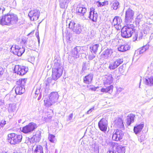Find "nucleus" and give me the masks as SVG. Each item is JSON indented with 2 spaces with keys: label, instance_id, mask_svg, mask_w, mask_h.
Listing matches in <instances>:
<instances>
[{
  "label": "nucleus",
  "instance_id": "obj_42",
  "mask_svg": "<svg viewBox=\"0 0 153 153\" xmlns=\"http://www.w3.org/2000/svg\"><path fill=\"white\" fill-rule=\"evenodd\" d=\"M143 16L142 14H139L138 15L136 18V21L139 23L140 21H141L142 19Z\"/></svg>",
  "mask_w": 153,
  "mask_h": 153
},
{
  "label": "nucleus",
  "instance_id": "obj_43",
  "mask_svg": "<svg viewBox=\"0 0 153 153\" xmlns=\"http://www.w3.org/2000/svg\"><path fill=\"white\" fill-rule=\"evenodd\" d=\"M67 1L64 0V2H61L60 4V7L62 8H65L67 7Z\"/></svg>",
  "mask_w": 153,
  "mask_h": 153
},
{
  "label": "nucleus",
  "instance_id": "obj_33",
  "mask_svg": "<svg viewBox=\"0 0 153 153\" xmlns=\"http://www.w3.org/2000/svg\"><path fill=\"white\" fill-rule=\"evenodd\" d=\"M44 104L47 107H50L51 105H52L53 104H54V102H52V101H51L50 100V98L49 97V99H47L46 100H44Z\"/></svg>",
  "mask_w": 153,
  "mask_h": 153
},
{
  "label": "nucleus",
  "instance_id": "obj_10",
  "mask_svg": "<svg viewBox=\"0 0 153 153\" xmlns=\"http://www.w3.org/2000/svg\"><path fill=\"white\" fill-rule=\"evenodd\" d=\"M86 11V8L78 6L76 8V13L77 14L80 15L81 17H82L83 19H87V16L85 14Z\"/></svg>",
  "mask_w": 153,
  "mask_h": 153
},
{
  "label": "nucleus",
  "instance_id": "obj_53",
  "mask_svg": "<svg viewBox=\"0 0 153 153\" xmlns=\"http://www.w3.org/2000/svg\"><path fill=\"white\" fill-rule=\"evenodd\" d=\"M0 153H7L4 149L0 148Z\"/></svg>",
  "mask_w": 153,
  "mask_h": 153
},
{
  "label": "nucleus",
  "instance_id": "obj_48",
  "mask_svg": "<svg viewBox=\"0 0 153 153\" xmlns=\"http://www.w3.org/2000/svg\"><path fill=\"white\" fill-rule=\"evenodd\" d=\"M11 3L10 4V6L11 7H15L16 6V2L14 0H11Z\"/></svg>",
  "mask_w": 153,
  "mask_h": 153
},
{
  "label": "nucleus",
  "instance_id": "obj_21",
  "mask_svg": "<svg viewBox=\"0 0 153 153\" xmlns=\"http://www.w3.org/2000/svg\"><path fill=\"white\" fill-rule=\"evenodd\" d=\"M130 47L128 45L124 44L120 45L118 48V50L121 52H123L129 49Z\"/></svg>",
  "mask_w": 153,
  "mask_h": 153
},
{
  "label": "nucleus",
  "instance_id": "obj_49",
  "mask_svg": "<svg viewBox=\"0 0 153 153\" xmlns=\"http://www.w3.org/2000/svg\"><path fill=\"white\" fill-rule=\"evenodd\" d=\"M95 57V55L92 54L88 56V59L90 60H92L94 59Z\"/></svg>",
  "mask_w": 153,
  "mask_h": 153
},
{
  "label": "nucleus",
  "instance_id": "obj_12",
  "mask_svg": "<svg viewBox=\"0 0 153 153\" xmlns=\"http://www.w3.org/2000/svg\"><path fill=\"white\" fill-rule=\"evenodd\" d=\"M124 136L123 132L120 130L117 129L112 136V139L113 140L118 141L122 139Z\"/></svg>",
  "mask_w": 153,
  "mask_h": 153
},
{
  "label": "nucleus",
  "instance_id": "obj_13",
  "mask_svg": "<svg viewBox=\"0 0 153 153\" xmlns=\"http://www.w3.org/2000/svg\"><path fill=\"white\" fill-rule=\"evenodd\" d=\"M98 126L100 129L101 131L103 132L105 131L107 128V121L105 118L102 119L99 122Z\"/></svg>",
  "mask_w": 153,
  "mask_h": 153
},
{
  "label": "nucleus",
  "instance_id": "obj_47",
  "mask_svg": "<svg viewBox=\"0 0 153 153\" xmlns=\"http://www.w3.org/2000/svg\"><path fill=\"white\" fill-rule=\"evenodd\" d=\"M148 70L149 71H150L153 74V63H152L150 66L148 67Z\"/></svg>",
  "mask_w": 153,
  "mask_h": 153
},
{
  "label": "nucleus",
  "instance_id": "obj_20",
  "mask_svg": "<svg viewBox=\"0 0 153 153\" xmlns=\"http://www.w3.org/2000/svg\"><path fill=\"white\" fill-rule=\"evenodd\" d=\"M114 126L120 128H123L124 126L122 119L120 118L116 119L114 121Z\"/></svg>",
  "mask_w": 153,
  "mask_h": 153
},
{
  "label": "nucleus",
  "instance_id": "obj_45",
  "mask_svg": "<svg viewBox=\"0 0 153 153\" xmlns=\"http://www.w3.org/2000/svg\"><path fill=\"white\" fill-rule=\"evenodd\" d=\"M106 3V2H105L101 3L100 1H97L96 3V4L98 7H102L104 6L105 4Z\"/></svg>",
  "mask_w": 153,
  "mask_h": 153
},
{
  "label": "nucleus",
  "instance_id": "obj_24",
  "mask_svg": "<svg viewBox=\"0 0 153 153\" xmlns=\"http://www.w3.org/2000/svg\"><path fill=\"white\" fill-rule=\"evenodd\" d=\"M93 78L92 75L89 74L84 77V82L86 84H89L91 82Z\"/></svg>",
  "mask_w": 153,
  "mask_h": 153
},
{
  "label": "nucleus",
  "instance_id": "obj_23",
  "mask_svg": "<svg viewBox=\"0 0 153 153\" xmlns=\"http://www.w3.org/2000/svg\"><path fill=\"white\" fill-rule=\"evenodd\" d=\"M15 92L16 94L21 95L25 92V88L18 85L15 89Z\"/></svg>",
  "mask_w": 153,
  "mask_h": 153
},
{
  "label": "nucleus",
  "instance_id": "obj_1",
  "mask_svg": "<svg viewBox=\"0 0 153 153\" xmlns=\"http://www.w3.org/2000/svg\"><path fill=\"white\" fill-rule=\"evenodd\" d=\"M134 26L133 24H127L121 30V36L124 38H128L133 35V40H139L142 38L143 34L141 32L134 31Z\"/></svg>",
  "mask_w": 153,
  "mask_h": 153
},
{
  "label": "nucleus",
  "instance_id": "obj_18",
  "mask_svg": "<svg viewBox=\"0 0 153 153\" xmlns=\"http://www.w3.org/2000/svg\"><path fill=\"white\" fill-rule=\"evenodd\" d=\"M49 97L50 98V100L52 101V102L55 103L57 102L58 99L59 97V95L57 92H53L50 94Z\"/></svg>",
  "mask_w": 153,
  "mask_h": 153
},
{
  "label": "nucleus",
  "instance_id": "obj_58",
  "mask_svg": "<svg viewBox=\"0 0 153 153\" xmlns=\"http://www.w3.org/2000/svg\"><path fill=\"white\" fill-rule=\"evenodd\" d=\"M34 33V31H33V32H31V33H30L28 35H32Z\"/></svg>",
  "mask_w": 153,
  "mask_h": 153
},
{
  "label": "nucleus",
  "instance_id": "obj_25",
  "mask_svg": "<svg viewBox=\"0 0 153 153\" xmlns=\"http://www.w3.org/2000/svg\"><path fill=\"white\" fill-rule=\"evenodd\" d=\"M33 150L34 151V153H39L40 152L43 151V148L40 145L34 146L33 148Z\"/></svg>",
  "mask_w": 153,
  "mask_h": 153
},
{
  "label": "nucleus",
  "instance_id": "obj_50",
  "mask_svg": "<svg viewBox=\"0 0 153 153\" xmlns=\"http://www.w3.org/2000/svg\"><path fill=\"white\" fill-rule=\"evenodd\" d=\"M94 107H93L91 109H90L87 112V114H90L91 113V112L94 110Z\"/></svg>",
  "mask_w": 153,
  "mask_h": 153
},
{
  "label": "nucleus",
  "instance_id": "obj_2",
  "mask_svg": "<svg viewBox=\"0 0 153 153\" xmlns=\"http://www.w3.org/2000/svg\"><path fill=\"white\" fill-rule=\"evenodd\" d=\"M18 18L16 14L8 13L2 16L0 19V24L2 25H10L16 24Z\"/></svg>",
  "mask_w": 153,
  "mask_h": 153
},
{
  "label": "nucleus",
  "instance_id": "obj_44",
  "mask_svg": "<svg viewBox=\"0 0 153 153\" xmlns=\"http://www.w3.org/2000/svg\"><path fill=\"white\" fill-rule=\"evenodd\" d=\"M6 124V121L4 120H2L0 122V130L3 128V127Z\"/></svg>",
  "mask_w": 153,
  "mask_h": 153
},
{
  "label": "nucleus",
  "instance_id": "obj_22",
  "mask_svg": "<svg viewBox=\"0 0 153 153\" xmlns=\"http://www.w3.org/2000/svg\"><path fill=\"white\" fill-rule=\"evenodd\" d=\"M144 127V124H141L135 126L134 128V131L135 134H137L140 133Z\"/></svg>",
  "mask_w": 153,
  "mask_h": 153
},
{
  "label": "nucleus",
  "instance_id": "obj_41",
  "mask_svg": "<svg viewBox=\"0 0 153 153\" xmlns=\"http://www.w3.org/2000/svg\"><path fill=\"white\" fill-rule=\"evenodd\" d=\"M52 118V117L50 115H48L47 116L42 117V120L45 122H47L49 121Z\"/></svg>",
  "mask_w": 153,
  "mask_h": 153
},
{
  "label": "nucleus",
  "instance_id": "obj_46",
  "mask_svg": "<svg viewBox=\"0 0 153 153\" xmlns=\"http://www.w3.org/2000/svg\"><path fill=\"white\" fill-rule=\"evenodd\" d=\"M87 87L88 88V90H91L92 91H95L96 90L97 88H98V87H96L94 86H92L89 87L88 85L87 86Z\"/></svg>",
  "mask_w": 153,
  "mask_h": 153
},
{
  "label": "nucleus",
  "instance_id": "obj_8",
  "mask_svg": "<svg viewBox=\"0 0 153 153\" xmlns=\"http://www.w3.org/2000/svg\"><path fill=\"white\" fill-rule=\"evenodd\" d=\"M69 27L76 34H79L82 31L81 25L79 24L75 23L74 22H70L69 24Z\"/></svg>",
  "mask_w": 153,
  "mask_h": 153
},
{
  "label": "nucleus",
  "instance_id": "obj_32",
  "mask_svg": "<svg viewBox=\"0 0 153 153\" xmlns=\"http://www.w3.org/2000/svg\"><path fill=\"white\" fill-rule=\"evenodd\" d=\"M16 109V105L15 104H10L9 105V112L12 113L14 112Z\"/></svg>",
  "mask_w": 153,
  "mask_h": 153
},
{
  "label": "nucleus",
  "instance_id": "obj_4",
  "mask_svg": "<svg viewBox=\"0 0 153 153\" xmlns=\"http://www.w3.org/2000/svg\"><path fill=\"white\" fill-rule=\"evenodd\" d=\"M22 138V135L14 133L9 134L8 135V142L11 144L15 145L21 142Z\"/></svg>",
  "mask_w": 153,
  "mask_h": 153
},
{
  "label": "nucleus",
  "instance_id": "obj_6",
  "mask_svg": "<svg viewBox=\"0 0 153 153\" xmlns=\"http://www.w3.org/2000/svg\"><path fill=\"white\" fill-rule=\"evenodd\" d=\"M25 49L23 47L19 48L18 45L12 46L10 48V51L14 54L18 56H21L25 51Z\"/></svg>",
  "mask_w": 153,
  "mask_h": 153
},
{
  "label": "nucleus",
  "instance_id": "obj_61",
  "mask_svg": "<svg viewBox=\"0 0 153 153\" xmlns=\"http://www.w3.org/2000/svg\"><path fill=\"white\" fill-rule=\"evenodd\" d=\"M5 10V9L4 8H3V9H2V12L4 11V10Z\"/></svg>",
  "mask_w": 153,
  "mask_h": 153
},
{
  "label": "nucleus",
  "instance_id": "obj_36",
  "mask_svg": "<svg viewBox=\"0 0 153 153\" xmlns=\"http://www.w3.org/2000/svg\"><path fill=\"white\" fill-rule=\"evenodd\" d=\"M112 7L114 10H117L120 7L119 2L117 0H115L113 4Z\"/></svg>",
  "mask_w": 153,
  "mask_h": 153
},
{
  "label": "nucleus",
  "instance_id": "obj_19",
  "mask_svg": "<svg viewBox=\"0 0 153 153\" xmlns=\"http://www.w3.org/2000/svg\"><path fill=\"white\" fill-rule=\"evenodd\" d=\"M113 51L112 49L108 48L102 52V56L104 58L107 59L111 55Z\"/></svg>",
  "mask_w": 153,
  "mask_h": 153
},
{
  "label": "nucleus",
  "instance_id": "obj_54",
  "mask_svg": "<svg viewBox=\"0 0 153 153\" xmlns=\"http://www.w3.org/2000/svg\"><path fill=\"white\" fill-rule=\"evenodd\" d=\"M51 80L50 79H48L47 81H46L45 82V84H46V86L49 85V83L48 82L49 80Z\"/></svg>",
  "mask_w": 153,
  "mask_h": 153
},
{
  "label": "nucleus",
  "instance_id": "obj_62",
  "mask_svg": "<svg viewBox=\"0 0 153 153\" xmlns=\"http://www.w3.org/2000/svg\"><path fill=\"white\" fill-rule=\"evenodd\" d=\"M13 153H20V152H13Z\"/></svg>",
  "mask_w": 153,
  "mask_h": 153
},
{
  "label": "nucleus",
  "instance_id": "obj_26",
  "mask_svg": "<svg viewBox=\"0 0 153 153\" xmlns=\"http://www.w3.org/2000/svg\"><path fill=\"white\" fill-rule=\"evenodd\" d=\"M106 79L105 82V84H111L113 81V78L112 77V75L111 74H109L108 76H106Z\"/></svg>",
  "mask_w": 153,
  "mask_h": 153
},
{
  "label": "nucleus",
  "instance_id": "obj_38",
  "mask_svg": "<svg viewBox=\"0 0 153 153\" xmlns=\"http://www.w3.org/2000/svg\"><path fill=\"white\" fill-rule=\"evenodd\" d=\"M117 151L118 153H125V148L122 146H119L117 147Z\"/></svg>",
  "mask_w": 153,
  "mask_h": 153
},
{
  "label": "nucleus",
  "instance_id": "obj_7",
  "mask_svg": "<svg viewBox=\"0 0 153 153\" xmlns=\"http://www.w3.org/2000/svg\"><path fill=\"white\" fill-rule=\"evenodd\" d=\"M134 11L130 8H128L126 11L125 22L126 23L131 22L133 20Z\"/></svg>",
  "mask_w": 153,
  "mask_h": 153
},
{
  "label": "nucleus",
  "instance_id": "obj_28",
  "mask_svg": "<svg viewBox=\"0 0 153 153\" xmlns=\"http://www.w3.org/2000/svg\"><path fill=\"white\" fill-rule=\"evenodd\" d=\"M26 81V79H20L17 81L16 84L24 88Z\"/></svg>",
  "mask_w": 153,
  "mask_h": 153
},
{
  "label": "nucleus",
  "instance_id": "obj_51",
  "mask_svg": "<svg viewBox=\"0 0 153 153\" xmlns=\"http://www.w3.org/2000/svg\"><path fill=\"white\" fill-rule=\"evenodd\" d=\"M36 37L37 38V39H38V41L39 42V40H40V39H39V33H38V32H36Z\"/></svg>",
  "mask_w": 153,
  "mask_h": 153
},
{
  "label": "nucleus",
  "instance_id": "obj_60",
  "mask_svg": "<svg viewBox=\"0 0 153 153\" xmlns=\"http://www.w3.org/2000/svg\"><path fill=\"white\" fill-rule=\"evenodd\" d=\"M141 79H140V85H139V87H140V84H141Z\"/></svg>",
  "mask_w": 153,
  "mask_h": 153
},
{
  "label": "nucleus",
  "instance_id": "obj_63",
  "mask_svg": "<svg viewBox=\"0 0 153 153\" xmlns=\"http://www.w3.org/2000/svg\"><path fill=\"white\" fill-rule=\"evenodd\" d=\"M46 148L47 149V144H46Z\"/></svg>",
  "mask_w": 153,
  "mask_h": 153
},
{
  "label": "nucleus",
  "instance_id": "obj_34",
  "mask_svg": "<svg viewBox=\"0 0 153 153\" xmlns=\"http://www.w3.org/2000/svg\"><path fill=\"white\" fill-rule=\"evenodd\" d=\"M99 46L100 45L99 44H96L93 45L92 47H90V48L92 50L94 53H96Z\"/></svg>",
  "mask_w": 153,
  "mask_h": 153
},
{
  "label": "nucleus",
  "instance_id": "obj_27",
  "mask_svg": "<svg viewBox=\"0 0 153 153\" xmlns=\"http://www.w3.org/2000/svg\"><path fill=\"white\" fill-rule=\"evenodd\" d=\"M134 115L133 114L127 117V123L128 125H130L131 123L134 122Z\"/></svg>",
  "mask_w": 153,
  "mask_h": 153
},
{
  "label": "nucleus",
  "instance_id": "obj_9",
  "mask_svg": "<svg viewBox=\"0 0 153 153\" xmlns=\"http://www.w3.org/2000/svg\"><path fill=\"white\" fill-rule=\"evenodd\" d=\"M28 71V68L25 66L16 65L14 69V71L19 75L25 74Z\"/></svg>",
  "mask_w": 153,
  "mask_h": 153
},
{
  "label": "nucleus",
  "instance_id": "obj_31",
  "mask_svg": "<svg viewBox=\"0 0 153 153\" xmlns=\"http://www.w3.org/2000/svg\"><path fill=\"white\" fill-rule=\"evenodd\" d=\"M48 140L51 143H55L56 141L55 136L51 134H49L48 135Z\"/></svg>",
  "mask_w": 153,
  "mask_h": 153
},
{
  "label": "nucleus",
  "instance_id": "obj_52",
  "mask_svg": "<svg viewBox=\"0 0 153 153\" xmlns=\"http://www.w3.org/2000/svg\"><path fill=\"white\" fill-rule=\"evenodd\" d=\"M73 113H71V114L69 116L68 119L69 120H71L72 119L73 117Z\"/></svg>",
  "mask_w": 153,
  "mask_h": 153
},
{
  "label": "nucleus",
  "instance_id": "obj_15",
  "mask_svg": "<svg viewBox=\"0 0 153 153\" xmlns=\"http://www.w3.org/2000/svg\"><path fill=\"white\" fill-rule=\"evenodd\" d=\"M122 22V20L121 18L120 17L115 16L113 19L112 23V25L116 26V28H119V27H121V24Z\"/></svg>",
  "mask_w": 153,
  "mask_h": 153
},
{
  "label": "nucleus",
  "instance_id": "obj_40",
  "mask_svg": "<svg viewBox=\"0 0 153 153\" xmlns=\"http://www.w3.org/2000/svg\"><path fill=\"white\" fill-rule=\"evenodd\" d=\"M92 147H93L92 149V151L95 152L96 153H99V146L97 145H93Z\"/></svg>",
  "mask_w": 153,
  "mask_h": 153
},
{
  "label": "nucleus",
  "instance_id": "obj_30",
  "mask_svg": "<svg viewBox=\"0 0 153 153\" xmlns=\"http://www.w3.org/2000/svg\"><path fill=\"white\" fill-rule=\"evenodd\" d=\"M145 83L146 85H153V76H151L149 78L146 79H145Z\"/></svg>",
  "mask_w": 153,
  "mask_h": 153
},
{
  "label": "nucleus",
  "instance_id": "obj_56",
  "mask_svg": "<svg viewBox=\"0 0 153 153\" xmlns=\"http://www.w3.org/2000/svg\"><path fill=\"white\" fill-rule=\"evenodd\" d=\"M107 153H117L116 152H114L113 151L109 150L107 152Z\"/></svg>",
  "mask_w": 153,
  "mask_h": 153
},
{
  "label": "nucleus",
  "instance_id": "obj_35",
  "mask_svg": "<svg viewBox=\"0 0 153 153\" xmlns=\"http://www.w3.org/2000/svg\"><path fill=\"white\" fill-rule=\"evenodd\" d=\"M117 68L114 62V60L111 62L109 65L108 68L111 70H114Z\"/></svg>",
  "mask_w": 153,
  "mask_h": 153
},
{
  "label": "nucleus",
  "instance_id": "obj_11",
  "mask_svg": "<svg viewBox=\"0 0 153 153\" xmlns=\"http://www.w3.org/2000/svg\"><path fill=\"white\" fill-rule=\"evenodd\" d=\"M94 10L95 9L93 7L90 8L89 16L88 17L87 16V19L88 18L92 22H96L97 21L98 15L97 13Z\"/></svg>",
  "mask_w": 153,
  "mask_h": 153
},
{
  "label": "nucleus",
  "instance_id": "obj_17",
  "mask_svg": "<svg viewBox=\"0 0 153 153\" xmlns=\"http://www.w3.org/2000/svg\"><path fill=\"white\" fill-rule=\"evenodd\" d=\"M41 132L39 131H37L35 135H34L31 139L28 138L29 141L31 143V140L33 139L34 142H39L41 138Z\"/></svg>",
  "mask_w": 153,
  "mask_h": 153
},
{
  "label": "nucleus",
  "instance_id": "obj_39",
  "mask_svg": "<svg viewBox=\"0 0 153 153\" xmlns=\"http://www.w3.org/2000/svg\"><path fill=\"white\" fill-rule=\"evenodd\" d=\"M149 48V45H146L145 46L143 47L140 50L139 52V54H142L143 52H145Z\"/></svg>",
  "mask_w": 153,
  "mask_h": 153
},
{
  "label": "nucleus",
  "instance_id": "obj_57",
  "mask_svg": "<svg viewBox=\"0 0 153 153\" xmlns=\"http://www.w3.org/2000/svg\"><path fill=\"white\" fill-rule=\"evenodd\" d=\"M123 68V66H121L119 67V71H122Z\"/></svg>",
  "mask_w": 153,
  "mask_h": 153
},
{
  "label": "nucleus",
  "instance_id": "obj_14",
  "mask_svg": "<svg viewBox=\"0 0 153 153\" xmlns=\"http://www.w3.org/2000/svg\"><path fill=\"white\" fill-rule=\"evenodd\" d=\"M39 14L40 12L38 10H35L30 11L28 14V16L31 20L36 21L38 19Z\"/></svg>",
  "mask_w": 153,
  "mask_h": 153
},
{
  "label": "nucleus",
  "instance_id": "obj_55",
  "mask_svg": "<svg viewBox=\"0 0 153 153\" xmlns=\"http://www.w3.org/2000/svg\"><path fill=\"white\" fill-rule=\"evenodd\" d=\"M3 68L0 67V76L3 74Z\"/></svg>",
  "mask_w": 153,
  "mask_h": 153
},
{
  "label": "nucleus",
  "instance_id": "obj_29",
  "mask_svg": "<svg viewBox=\"0 0 153 153\" xmlns=\"http://www.w3.org/2000/svg\"><path fill=\"white\" fill-rule=\"evenodd\" d=\"M113 87L112 85H111L108 87L106 88H102L101 89L102 92H108L109 93H111L113 90Z\"/></svg>",
  "mask_w": 153,
  "mask_h": 153
},
{
  "label": "nucleus",
  "instance_id": "obj_59",
  "mask_svg": "<svg viewBox=\"0 0 153 153\" xmlns=\"http://www.w3.org/2000/svg\"><path fill=\"white\" fill-rule=\"evenodd\" d=\"M22 120L21 119H20V120H18V122L19 123H20L22 122Z\"/></svg>",
  "mask_w": 153,
  "mask_h": 153
},
{
  "label": "nucleus",
  "instance_id": "obj_5",
  "mask_svg": "<svg viewBox=\"0 0 153 153\" xmlns=\"http://www.w3.org/2000/svg\"><path fill=\"white\" fill-rule=\"evenodd\" d=\"M37 127V125L36 124L33 122L30 123L23 127L22 131L24 133H30L33 131Z\"/></svg>",
  "mask_w": 153,
  "mask_h": 153
},
{
  "label": "nucleus",
  "instance_id": "obj_3",
  "mask_svg": "<svg viewBox=\"0 0 153 153\" xmlns=\"http://www.w3.org/2000/svg\"><path fill=\"white\" fill-rule=\"evenodd\" d=\"M63 73V67L59 63H55L52 69V79L56 80L62 75Z\"/></svg>",
  "mask_w": 153,
  "mask_h": 153
},
{
  "label": "nucleus",
  "instance_id": "obj_16",
  "mask_svg": "<svg viewBox=\"0 0 153 153\" xmlns=\"http://www.w3.org/2000/svg\"><path fill=\"white\" fill-rule=\"evenodd\" d=\"M83 53V51L79 47H76L72 49L71 54L73 56L75 57L79 54Z\"/></svg>",
  "mask_w": 153,
  "mask_h": 153
},
{
  "label": "nucleus",
  "instance_id": "obj_37",
  "mask_svg": "<svg viewBox=\"0 0 153 153\" xmlns=\"http://www.w3.org/2000/svg\"><path fill=\"white\" fill-rule=\"evenodd\" d=\"M123 62V59L118 58L114 60V62L117 67Z\"/></svg>",
  "mask_w": 153,
  "mask_h": 153
}]
</instances>
